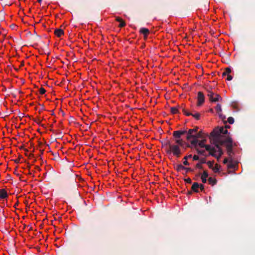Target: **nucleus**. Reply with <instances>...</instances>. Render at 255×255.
<instances>
[{
  "instance_id": "30",
  "label": "nucleus",
  "mask_w": 255,
  "mask_h": 255,
  "mask_svg": "<svg viewBox=\"0 0 255 255\" xmlns=\"http://www.w3.org/2000/svg\"><path fill=\"white\" fill-rule=\"evenodd\" d=\"M223 163L224 164H227V163L228 164L229 163L228 159L227 158H225L223 161Z\"/></svg>"
},
{
  "instance_id": "34",
  "label": "nucleus",
  "mask_w": 255,
  "mask_h": 255,
  "mask_svg": "<svg viewBox=\"0 0 255 255\" xmlns=\"http://www.w3.org/2000/svg\"><path fill=\"white\" fill-rule=\"evenodd\" d=\"M41 0H37V1H38V2H41Z\"/></svg>"
},
{
  "instance_id": "5",
  "label": "nucleus",
  "mask_w": 255,
  "mask_h": 255,
  "mask_svg": "<svg viewBox=\"0 0 255 255\" xmlns=\"http://www.w3.org/2000/svg\"><path fill=\"white\" fill-rule=\"evenodd\" d=\"M208 96L211 102H217L221 99V97L217 94H215L211 91H209Z\"/></svg>"
},
{
  "instance_id": "12",
  "label": "nucleus",
  "mask_w": 255,
  "mask_h": 255,
  "mask_svg": "<svg viewBox=\"0 0 255 255\" xmlns=\"http://www.w3.org/2000/svg\"><path fill=\"white\" fill-rule=\"evenodd\" d=\"M116 20L120 22L119 25V27H123L126 25L125 21L120 17H116Z\"/></svg>"
},
{
  "instance_id": "8",
  "label": "nucleus",
  "mask_w": 255,
  "mask_h": 255,
  "mask_svg": "<svg viewBox=\"0 0 255 255\" xmlns=\"http://www.w3.org/2000/svg\"><path fill=\"white\" fill-rule=\"evenodd\" d=\"M186 132L187 131L186 130L174 131L173 133V135L176 139H181V136L185 134Z\"/></svg>"
},
{
  "instance_id": "22",
  "label": "nucleus",
  "mask_w": 255,
  "mask_h": 255,
  "mask_svg": "<svg viewBox=\"0 0 255 255\" xmlns=\"http://www.w3.org/2000/svg\"><path fill=\"white\" fill-rule=\"evenodd\" d=\"M186 168L183 166L182 165L180 164V165H178L177 166V170L178 171H180V170H184Z\"/></svg>"
},
{
  "instance_id": "25",
  "label": "nucleus",
  "mask_w": 255,
  "mask_h": 255,
  "mask_svg": "<svg viewBox=\"0 0 255 255\" xmlns=\"http://www.w3.org/2000/svg\"><path fill=\"white\" fill-rule=\"evenodd\" d=\"M215 109L218 113L221 112L222 109L221 105L219 104L217 105V106L216 107Z\"/></svg>"
},
{
  "instance_id": "28",
  "label": "nucleus",
  "mask_w": 255,
  "mask_h": 255,
  "mask_svg": "<svg viewBox=\"0 0 255 255\" xmlns=\"http://www.w3.org/2000/svg\"><path fill=\"white\" fill-rule=\"evenodd\" d=\"M199 185H200L199 189H200L201 191H203L204 189V186L202 184H200Z\"/></svg>"
},
{
  "instance_id": "26",
  "label": "nucleus",
  "mask_w": 255,
  "mask_h": 255,
  "mask_svg": "<svg viewBox=\"0 0 255 255\" xmlns=\"http://www.w3.org/2000/svg\"><path fill=\"white\" fill-rule=\"evenodd\" d=\"M228 122L230 124H232L234 123V119L232 118V117H229L228 119Z\"/></svg>"
},
{
  "instance_id": "19",
  "label": "nucleus",
  "mask_w": 255,
  "mask_h": 255,
  "mask_svg": "<svg viewBox=\"0 0 255 255\" xmlns=\"http://www.w3.org/2000/svg\"><path fill=\"white\" fill-rule=\"evenodd\" d=\"M207 164L208 165V167L211 168V169H212L213 168V167H214V161H208L207 162Z\"/></svg>"
},
{
  "instance_id": "2",
  "label": "nucleus",
  "mask_w": 255,
  "mask_h": 255,
  "mask_svg": "<svg viewBox=\"0 0 255 255\" xmlns=\"http://www.w3.org/2000/svg\"><path fill=\"white\" fill-rule=\"evenodd\" d=\"M184 145L182 139H176L174 142H168L166 144V152L167 154H172L177 158L180 157L182 154L181 147Z\"/></svg>"
},
{
  "instance_id": "14",
  "label": "nucleus",
  "mask_w": 255,
  "mask_h": 255,
  "mask_svg": "<svg viewBox=\"0 0 255 255\" xmlns=\"http://www.w3.org/2000/svg\"><path fill=\"white\" fill-rule=\"evenodd\" d=\"M200 185L197 182H194L192 186V190L195 192H198L199 190Z\"/></svg>"
},
{
  "instance_id": "6",
  "label": "nucleus",
  "mask_w": 255,
  "mask_h": 255,
  "mask_svg": "<svg viewBox=\"0 0 255 255\" xmlns=\"http://www.w3.org/2000/svg\"><path fill=\"white\" fill-rule=\"evenodd\" d=\"M231 69L230 68H226L225 69L224 71L222 73V77H225L227 76L226 80L230 81L232 79L233 77L231 75Z\"/></svg>"
},
{
  "instance_id": "4",
  "label": "nucleus",
  "mask_w": 255,
  "mask_h": 255,
  "mask_svg": "<svg viewBox=\"0 0 255 255\" xmlns=\"http://www.w3.org/2000/svg\"><path fill=\"white\" fill-rule=\"evenodd\" d=\"M198 128H196L193 129H190L188 131V135L187 139L192 145H196L198 139L197 138L201 136V133H197Z\"/></svg>"
},
{
  "instance_id": "3",
  "label": "nucleus",
  "mask_w": 255,
  "mask_h": 255,
  "mask_svg": "<svg viewBox=\"0 0 255 255\" xmlns=\"http://www.w3.org/2000/svg\"><path fill=\"white\" fill-rule=\"evenodd\" d=\"M206 140L203 139L201 141L198 140L195 146H198L201 148L205 147L207 151L209 152V154L212 156L216 157L218 160L221 157L223 154V151L221 147L218 145H216L214 147H211L210 145L206 144Z\"/></svg>"
},
{
  "instance_id": "27",
  "label": "nucleus",
  "mask_w": 255,
  "mask_h": 255,
  "mask_svg": "<svg viewBox=\"0 0 255 255\" xmlns=\"http://www.w3.org/2000/svg\"><path fill=\"white\" fill-rule=\"evenodd\" d=\"M194 160H198L199 159V156L197 155H194L193 157Z\"/></svg>"
},
{
  "instance_id": "31",
  "label": "nucleus",
  "mask_w": 255,
  "mask_h": 255,
  "mask_svg": "<svg viewBox=\"0 0 255 255\" xmlns=\"http://www.w3.org/2000/svg\"><path fill=\"white\" fill-rule=\"evenodd\" d=\"M185 181L187 183H191V179L190 178H189L185 179Z\"/></svg>"
},
{
  "instance_id": "33",
  "label": "nucleus",
  "mask_w": 255,
  "mask_h": 255,
  "mask_svg": "<svg viewBox=\"0 0 255 255\" xmlns=\"http://www.w3.org/2000/svg\"><path fill=\"white\" fill-rule=\"evenodd\" d=\"M197 150H198V152L200 153L203 154V152H204L203 150H200L198 148L197 149Z\"/></svg>"
},
{
  "instance_id": "9",
  "label": "nucleus",
  "mask_w": 255,
  "mask_h": 255,
  "mask_svg": "<svg viewBox=\"0 0 255 255\" xmlns=\"http://www.w3.org/2000/svg\"><path fill=\"white\" fill-rule=\"evenodd\" d=\"M139 32L142 33L144 36V39L146 40L149 34V30L146 28H141Z\"/></svg>"
},
{
  "instance_id": "7",
  "label": "nucleus",
  "mask_w": 255,
  "mask_h": 255,
  "mask_svg": "<svg viewBox=\"0 0 255 255\" xmlns=\"http://www.w3.org/2000/svg\"><path fill=\"white\" fill-rule=\"evenodd\" d=\"M205 100V97L203 93L202 92L198 93V105L201 106L202 105Z\"/></svg>"
},
{
  "instance_id": "35",
  "label": "nucleus",
  "mask_w": 255,
  "mask_h": 255,
  "mask_svg": "<svg viewBox=\"0 0 255 255\" xmlns=\"http://www.w3.org/2000/svg\"><path fill=\"white\" fill-rule=\"evenodd\" d=\"M226 127H227V128H230V126H226Z\"/></svg>"
},
{
  "instance_id": "23",
  "label": "nucleus",
  "mask_w": 255,
  "mask_h": 255,
  "mask_svg": "<svg viewBox=\"0 0 255 255\" xmlns=\"http://www.w3.org/2000/svg\"><path fill=\"white\" fill-rule=\"evenodd\" d=\"M183 113L186 116H189L192 115V113L188 112L186 109H183L182 110Z\"/></svg>"
},
{
  "instance_id": "16",
  "label": "nucleus",
  "mask_w": 255,
  "mask_h": 255,
  "mask_svg": "<svg viewBox=\"0 0 255 255\" xmlns=\"http://www.w3.org/2000/svg\"><path fill=\"white\" fill-rule=\"evenodd\" d=\"M236 166V165L233 163L232 161L229 162L227 164V167L229 169L234 168Z\"/></svg>"
},
{
  "instance_id": "29",
  "label": "nucleus",
  "mask_w": 255,
  "mask_h": 255,
  "mask_svg": "<svg viewBox=\"0 0 255 255\" xmlns=\"http://www.w3.org/2000/svg\"><path fill=\"white\" fill-rule=\"evenodd\" d=\"M183 164L185 165H188L189 164V162L187 161V159H185V161L183 162Z\"/></svg>"
},
{
  "instance_id": "15",
  "label": "nucleus",
  "mask_w": 255,
  "mask_h": 255,
  "mask_svg": "<svg viewBox=\"0 0 255 255\" xmlns=\"http://www.w3.org/2000/svg\"><path fill=\"white\" fill-rule=\"evenodd\" d=\"M208 182L209 184H211L212 185H214L216 183L217 180L214 178L209 177L208 179Z\"/></svg>"
},
{
  "instance_id": "24",
  "label": "nucleus",
  "mask_w": 255,
  "mask_h": 255,
  "mask_svg": "<svg viewBox=\"0 0 255 255\" xmlns=\"http://www.w3.org/2000/svg\"><path fill=\"white\" fill-rule=\"evenodd\" d=\"M39 94L41 95H43L45 93L46 90L42 87H41L39 90Z\"/></svg>"
},
{
  "instance_id": "32",
  "label": "nucleus",
  "mask_w": 255,
  "mask_h": 255,
  "mask_svg": "<svg viewBox=\"0 0 255 255\" xmlns=\"http://www.w3.org/2000/svg\"><path fill=\"white\" fill-rule=\"evenodd\" d=\"M191 157H192V155H189L188 156L184 157V159H187L188 158H191Z\"/></svg>"
},
{
  "instance_id": "10",
  "label": "nucleus",
  "mask_w": 255,
  "mask_h": 255,
  "mask_svg": "<svg viewBox=\"0 0 255 255\" xmlns=\"http://www.w3.org/2000/svg\"><path fill=\"white\" fill-rule=\"evenodd\" d=\"M8 194L6 191L4 189H0V200L7 198Z\"/></svg>"
},
{
  "instance_id": "13",
  "label": "nucleus",
  "mask_w": 255,
  "mask_h": 255,
  "mask_svg": "<svg viewBox=\"0 0 255 255\" xmlns=\"http://www.w3.org/2000/svg\"><path fill=\"white\" fill-rule=\"evenodd\" d=\"M208 177V172L207 171H204L201 177L203 183H205L207 182V178Z\"/></svg>"
},
{
  "instance_id": "17",
  "label": "nucleus",
  "mask_w": 255,
  "mask_h": 255,
  "mask_svg": "<svg viewBox=\"0 0 255 255\" xmlns=\"http://www.w3.org/2000/svg\"><path fill=\"white\" fill-rule=\"evenodd\" d=\"M171 112L173 114H176L178 113V109L176 107H172L171 108Z\"/></svg>"
},
{
  "instance_id": "11",
  "label": "nucleus",
  "mask_w": 255,
  "mask_h": 255,
  "mask_svg": "<svg viewBox=\"0 0 255 255\" xmlns=\"http://www.w3.org/2000/svg\"><path fill=\"white\" fill-rule=\"evenodd\" d=\"M54 33L57 37H61L64 35V31L62 29L60 28L55 29L54 31Z\"/></svg>"
},
{
  "instance_id": "18",
  "label": "nucleus",
  "mask_w": 255,
  "mask_h": 255,
  "mask_svg": "<svg viewBox=\"0 0 255 255\" xmlns=\"http://www.w3.org/2000/svg\"><path fill=\"white\" fill-rule=\"evenodd\" d=\"M191 116H192L196 120H199L200 117V114L198 113H196L195 114H192Z\"/></svg>"
},
{
  "instance_id": "21",
  "label": "nucleus",
  "mask_w": 255,
  "mask_h": 255,
  "mask_svg": "<svg viewBox=\"0 0 255 255\" xmlns=\"http://www.w3.org/2000/svg\"><path fill=\"white\" fill-rule=\"evenodd\" d=\"M232 106L234 109H236V110H238L239 105L237 102H233L232 104Z\"/></svg>"
},
{
  "instance_id": "20",
  "label": "nucleus",
  "mask_w": 255,
  "mask_h": 255,
  "mask_svg": "<svg viewBox=\"0 0 255 255\" xmlns=\"http://www.w3.org/2000/svg\"><path fill=\"white\" fill-rule=\"evenodd\" d=\"M214 172H218L219 171V168L217 164L214 166L213 168L212 169Z\"/></svg>"
},
{
  "instance_id": "1",
  "label": "nucleus",
  "mask_w": 255,
  "mask_h": 255,
  "mask_svg": "<svg viewBox=\"0 0 255 255\" xmlns=\"http://www.w3.org/2000/svg\"><path fill=\"white\" fill-rule=\"evenodd\" d=\"M228 133L227 129V127H220L215 128L211 133V136L212 137H215L221 140L222 144L226 143V146L228 152H231L232 150V147L233 145L237 146V144L235 143H233L232 139L229 137H226L224 139H222V136L221 134H225Z\"/></svg>"
}]
</instances>
